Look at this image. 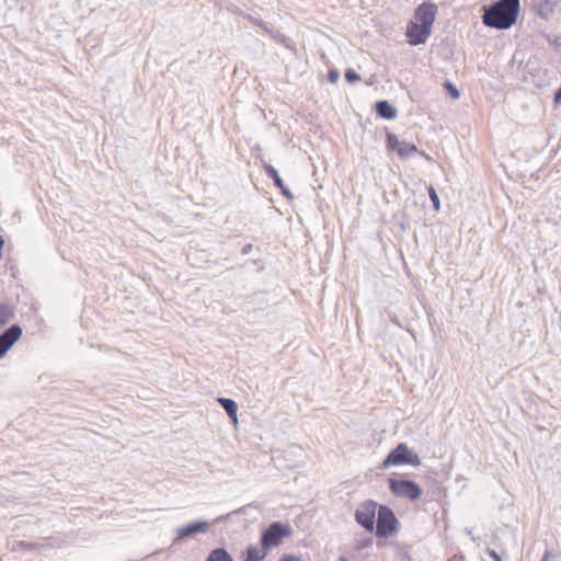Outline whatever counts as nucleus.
Segmentation results:
<instances>
[{
    "mask_svg": "<svg viewBox=\"0 0 561 561\" xmlns=\"http://www.w3.org/2000/svg\"><path fill=\"white\" fill-rule=\"evenodd\" d=\"M250 20H251L253 23H255V24H257V25L260 26V21H261V20H256V19H254V18H250Z\"/></svg>",
    "mask_w": 561,
    "mask_h": 561,
    "instance_id": "nucleus-31",
    "label": "nucleus"
},
{
    "mask_svg": "<svg viewBox=\"0 0 561 561\" xmlns=\"http://www.w3.org/2000/svg\"><path fill=\"white\" fill-rule=\"evenodd\" d=\"M388 484L389 490L397 497L416 501L422 495V489L420 485L411 480L390 478L388 480Z\"/></svg>",
    "mask_w": 561,
    "mask_h": 561,
    "instance_id": "nucleus-3",
    "label": "nucleus"
},
{
    "mask_svg": "<svg viewBox=\"0 0 561 561\" xmlns=\"http://www.w3.org/2000/svg\"><path fill=\"white\" fill-rule=\"evenodd\" d=\"M398 529V519L393 511L386 506L380 505L378 507L376 535L377 537H387Z\"/></svg>",
    "mask_w": 561,
    "mask_h": 561,
    "instance_id": "nucleus-4",
    "label": "nucleus"
},
{
    "mask_svg": "<svg viewBox=\"0 0 561 561\" xmlns=\"http://www.w3.org/2000/svg\"><path fill=\"white\" fill-rule=\"evenodd\" d=\"M264 170H265V173L267 174V176L271 178L273 180L274 184L282 191L283 195L286 196L287 198L291 199L293 194L284 185V182H283L282 178L279 176L277 170L271 164H264Z\"/></svg>",
    "mask_w": 561,
    "mask_h": 561,
    "instance_id": "nucleus-12",
    "label": "nucleus"
},
{
    "mask_svg": "<svg viewBox=\"0 0 561 561\" xmlns=\"http://www.w3.org/2000/svg\"><path fill=\"white\" fill-rule=\"evenodd\" d=\"M218 403L224 408V410L227 412L228 416L232 420L233 423L238 422V405L234 400L229 398H218Z\"/></svg>",
    "mask_w": 561,
    "mask_h": 561,
    "instance_id": "nucleus-14",
    "label": "nucleus"
},
{
    "mask_svg": "<svg viewBox=\"0 0 561 561\" xmlns=\"http://www.w3.org/2000/svg\"><path fill=\"white\" fill-rule=\"evenodd\" d=\"M378 507L377 502L373 500L364 501L355 511V520L371 533L375 528V516Z\"/></svg>",
    "mask_w": 561,
    "mask_h": 561,
    "instance_id": "nucleus-6",
    "label": "nucleus"
},
{
    "mask_svg": "<svg viewBox=\"0 0 561 561\" xmlns=\"http://www.w3.org/2000/svg\"><path fill=\"white\" fill-rule=\"evenodd\" d=\"M376 113L386 119H392L397 116V110L388 101H378L375 105Z\"/></svg>",
    "mask_w": 561,
    "mask_h": 561,
    "instance_id": "nucleus-13",
    "label": "nucleus"
},
{
    "mask_svg": "<svg viewBox=\"0 0 561 561\" xmlns=\"http://www.w3.org/2000/svg\"><path fill=\"white\" fill-rule=\"evenodd\" d=\"M13 317V307L7 302L0 304V324L8 323Z\"/></svg>",
    "mask_w": 561,
    "mask_h": 561,
    "instance_id": "nucleus-18",
    "label": "nucleus"
},
{
    "mask_svg": "<svg viewBox=\"0 0 561 561\" xmlns=\"http://www.w3.org/2000/svg\"><path fill=\"white\" fill-rule=\"evenodd\" d=\"M410 465L413 467L421 466V458L416 453L411 450L405 443H400L392 449L382 461L380 468L387 469L391 466Z\"/></svg>",
    "mask_w": 561,
    "mask_h": 561,
    "instance_id": "nucleus-2",
    "label": "nucleus"
},
{
    "mask_svg": "<svg viewBox=\"0 0 561 561\" xmlns=\"http://www.w3.org/2000/svg\"><path fill=\"white\" fill-rule=\"evenodd\" d=\"M252 250V244L248 243L242 248V254H249Z\"/></svg>",
    "mask_w": 561,
    "mask_h": 561,
    "instance_id": "nucleus-28",
    "label": "nucleus"
},
{
    "mask_svg": "<svg viewBox=\"0 0 561 561\" xmlns=\"http://www.w3.org/2000/svg\"><path fill=\"white\" fill-rule=\"evenodd\" d=\"M519 8V0H499L484 8L482 22L492 28L507 30L516 23Z\"/></svg>",
    "mask_w": 561,
    "mask_h": 561,
    "instance_id": "nucleus-1",
    "label": "nucleus"
},
{
    "mask_svg": "<svg viewBox=\"0 0 561 561\" xmlns=\"http://www.w3.org/2000/svg\"><path fill=\"white\" fill-rule=\"evenodd\" d=\"M428 195H430V198H431V201L433 203L434 208L436 210H438L440 204H439L438 195H437L436 191L434 190V187L431 186L428 188Z\"/></svg>",
    "mask_w": 561,
    "mask_h": 561,
    "instance_id": "nucleus-21",
    "label": "nucleus"
},
{
    "mask_svg": "<svg viewBox=\"0 0 561 561\" xmlns=\"http://www.w3.org/2000/svg\"><path fill=\"white\" fill-rule=\"evenodd\" d=\"M345 80L348 83H355L360 81V76L354 69H347L345 72Z\"/></svg>",
    "mask_w": 561,
    "mask_h": 561,
    "instance_id": "nucleus-20",
    "label": "nucleus"
},
{
    "mask_svg": "<svg viewBox=\"0 0 561 561\" xmlns=\"http://www.w3.org/2000/svg\"><path fill=\"white\" fill-rule=\"evenodd\" d=\"M278 561H302L301 558L293 556V554H286Z\"/></svg>",
    "mask_w": 561,
    "mask_h": 561,
    "instance_id": "nucleus-25",
    "label": "nucleus"
},
{
    "mask_svg": "<svg viewBox=\"0 0 561 561\" xmlns=\"http://www.w3.org/2000/svg\"><path fill=\"white\" fill-rule=\"evenodd\" d=\"M339 561H348V559H347L345 556H341V557L339 558Z\"/></svg>",
    "mask_w": 561,
    "mask_h": 561,
    "instance_id": "nucleus-32",
    "label": "nucleus"
},
{
    "mask_svg": "<svg viewBox=\"0 0 561 561\" xmlns=\"http://www.w3.org/2000/svg\"><path fill=\"white\" fill-rule=\"evenodd\" d=\"M546 559H547V556H545V558L542 559V561H546Z\"/></svg>",
    "mask_w": 561,
    "mask_h": 561,
    "instance_id": "nucleus-33",
    "label": "nucleus"
},
{
    "mask_svg": "<svg viewBox=\"0 0 561 561\" xmlns=\"http://www.w3.org/2000/svg\"><path fill=\"white\" fill-rule=\"evenodd\" d=\"M288 535V527L278 522L272 523L267 529L263 531L261 537V545L264 550H271L275 547H278L283 538L287 537Z\"/></svg>",
    "mask_w": 561,
    "mask_h": 561,
    "instance_id": "nucleus-5",
    "label": "nucleus"
},
{
    "mask_svg": "<svg viewBox=\"0 0 561 561\" xmlns=\"http://www.w3.org/2000/svg\"><path fill=\"white\" fill-rule=\"evenodd\" d=\"M437 13V7L432 2H423L414 13L415 22L432 28Z\"/></svg>",
    "mask_w": 561,
    "mask_h": 561,
    "instance_id": "nucleus-8",
    "label": "nucleus"
},
{
    "mask_svg": "<svg viewBox=\"0 0 561 561\" xmlns=\"http://www.w3.org/2000/svg\"><path fill=\"white\" fill-rule=\"evenodd\" d=\"M400 556H401V558H402V559L410 561V556L408 554V552H407V551H402V552L400 553Z\"/></svg>",
    "mask_w": 561,
    "mask_h": 561,
    "instance_id": "nucleus-30",
    "label": "nucleus"
},
{
    "mask_svg": "<svg viewBox=\"0 0 561 561\" xmlns=\"http://www.w3.org/2000/svg\"><path fill=\"white\" fill-rule=\"evenodd\" d=\"M266 551L262 548H257L256 546H251L247 549V554L243 561H262L265 556Z\"/></svg>",
    "mask_w": 561,
    "mask_h": 561,
    "instance_id": "nucleus-16",
    "label": "nucleus"
},
{
    "mask_svg": "<svg viewBox=\"0 0 561 561\" xmlns=\"http://www.w3.org/2000/svg\"><path fill=\"white\" fill-rule=\"evenodd\" d=\"M209 530V523L204 520L193 522L186 526H183L176 530V538L174 542L183 540L185 538L195 537L198 534H206Z\"/></svg>",
    "mask_w": 561,
    "mask_h": 561,
    "instance_id": "nucleus-10",
    "label": "nucleus"
},
{
    "mask_svg": "<svg viewBox=\"0 0 561 561\" xmlns=\"http://www.w3.org/2000/svg\"><path fill=\"white\" fill-rule=\"evenodd\" d=\"M444 88L448 92V94L450 95L451 99H454V100L459 99L460 93H459L458 89L450 81H445Z\"/></svg>",
    "mask_w": 561,
    "mask_h": 561,
    "instance_id": "nucleus-19",
    "label": "nucleus"
},
{
    "mask_svg": "<svg viewBox=\"0 0 561 561\" xmlns=\"http://www.w3.org/2000/svg\"><path fill=\"white\" fill-rule=\"evenodd\" d=\"M271 36L276 39L277 42L288 46V42L289 39L284 35L282 34L280 32L276 31V30H273V32L271 33Z\"/></svg>",
    "mask_w": 561,
    "mask_h": 561,
    "instance_id": "nucleus-22",
    "label": "nucleus"
},
{
    "mask_svg": "<svg viewBox=\"0 0 561 561\" xmlns=\"http://www.w3.org/2000/svg\"><path fill=\"white\" fill-rule=\"evenodd\" d=\"M260 27L262 30H264V32L268 33L271 35V33L273 32V28H271L265 22L263 21H260Z\"/></svg>",
    "mask_w": 561,
    "mask_h": 561,
    "instance_id": "nucleus-27",
    "label": "nucleus"
},
{
    "mask_svg": "<svg viewBox=\"0 0 561 561\" xmlns=\"http://www.w3.org/2000/svg\"><path fill=\"white\" fill-rule=\"evenodd\" d=\"M206 561H233V559L225 548H216L209 552Z\"/></svg>",
    "mask_w": 561,
    "mask_h": 561,
    "instance_id": "nucleus-17",
    "label": "nucleus"
},
{
    "mask_svg": "<svg viewBox=\"0 0 561 561\" xmlns=\"http://www.w3.org/2000/svg\"><path fill=\"white\" fill-rule=\"evenodd\" d=\"M340 77V73L337 70H330L328 73V78L330 82H336Z\"/></svg>",
    "mask_w": 561,
    "mask_h": 561,
    "instance_id": "nucleus-23",
    "label": "nucleus"
},
{
    "mask_svg": "<svg viewBox=\"0 0 561 561\" xmlns=\"http://www.w3.org/2000/svg\"><path fill=\"white\" fill-rule=\"evenodd\" d=\"M488 554L494 560V561H503L501 556L492 549H488Z\"/></svg>",
    "mask_w": 561,
    "mask_h": 561,
    "instance_id": "nucleus-24",
    "label": "nucleus"
},
{
    "mask_svg": "<svg viewBox=\"0 0 561 561\" xmlns=\"http://www.w3.org/2000/svg\"><path fill=\"white\" fill-rule=\"evenodd\" d=\"M22 335V328L13 324L0 334V358L15 344Z\"/></svg>",
    "mask_w": 561,
    "mask_h": 561,
    "instance_id": "nucleus-7",
    "label": "nucleus"
},
{
    "mask_svg": "<svg viewBox=\"0 0 561 561\" xmlns=\"http://www.w3.org/2000/svg\"><path fill=\"white\" fill-rule=\"evenodd\" d=\"M387 140L388 146L391 149L397 150L398 154L402 158L409 157L416 151V147L414 145L402 142L392 134H388Z\"/></svg>",
    "mask_w": 561,
    "mask_h": 561,
    "instance_id": "nucleus-11",
    "label": "nucleus"
},
{
    "mask_svg": "<svg viewBox=\"0 0 561 561\" xmlns=\"http://www.w3.org/2000/svg\"><path fill=\"white\" fill-rule=\"evenodd\" d=\"M371 542H373V541H371V539H370V538H368V539H366L365 541H363V542L358 546V549H362V548L368 547V546H370V545H371Z\"/></svg>",
    "mask_w": 561,
    "mask_h": 561,
    "instance_id": "nucleus-29",
    "label": "nucleus"
},
{
    "mask_svg": "<svg viewBox=\"0 0 561 561\" xmlns=\"http://www.w3.org/2000/svg\"><path fill=\"white\" fill-rule=\"evenodd\" d=\"M553 102L561 104V87L556 91Z\"/></svg>",
    "mask_w": 561,
    "mask_h": 561,
    "instance_id": "nucleus-26",
    "label": "nucleus"
},
{
    "mask_svg": "<svg viewBox=\"0 0 561 561\" xmlns=\"http://www.w3.org/2000/svg\"><path fill=\"white\" fill-rule=\"evenodd\" d=\"M556 4L554 0H542L537 8L538 15L542 19H548L553 13Z\"/></svg>",
    "mask_w": 561,
    "mask_h": 561,
    "instance_id": "nucleus-15",
    "label": "nucleus"
},
{
    "mask_svg": "<svg viewBox=\"0 0 561 561\" xmlns=\"http://www.w3.org/2000/svg\"><path fill=\"white\" fill-rule=\"evenodd\" d=\"M431 31L432 28L422 24L410 22L407 27V36L409 37V43L413 46L424 44L430 37Z\"/></svg>",
    "mask_w": 561,
    "mask_h": 561,
    "instance_id": "nucleus-9",
    "label": "nucleus"
}]
</instances>
